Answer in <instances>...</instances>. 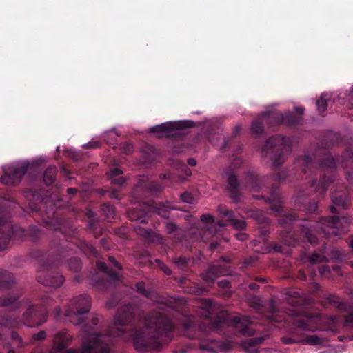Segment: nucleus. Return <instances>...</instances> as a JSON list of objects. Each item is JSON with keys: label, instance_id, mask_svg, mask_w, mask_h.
<instances>
[{"label": "nucleus", "instance_id": "obj_1", "mask_svg": "<svg viewBox=\"0 0 353 353\" xmlns=\"http://www.w3.org/2000/svg\"><path fill=\"white\" fill-rule=\"evenodd\" d=\"M158 309L145 314L132 305H125L107 329L99 323L98 316L83 325L80 349L66 350L72 336L66 330H61L53 337L52 349L38 346L30 353H110L114 338L131 341L140 352L159 350L168 343V299L161 301Z\"/></svg>", "mask_w": 353, "mask_h": 353}, {"label": "nucleus", "instance_id": "obj_2", "mask_svg": "<svg viewBox=\"0 0 353 353\" xmlns=\"http://www.w3.org/2000/svg\"><path fill=\"white\" fill-rule=\"evenodd\" d=\"M282 296L283 299L292 307L285 312V314L276 311V303L273 299L268 302V310L265 314H263L262 301L259 296L250 297L248 303L252 307L258 311L259 314H262L272 321L276 323L284 321L285 324H292L293 327L290 329L288 336L281 338L282 342L285 344L305 343L314 345H321L323 341L322 338L315 335H306L303 332H314L320 329L336 332L342 322L345 326L353 327V308L341 302L340 299L334 294H330L327 299L339 311L347 312L343 321L340 316H324L320 313L312 315L303 314L301 307L305 300L299 292L293 289L285 290Z\"/></svg>", "mask_w": 353, "mask_h": 353}, {"label": "nucleus", "instance_id": "obj_3", "mask_svg": "<svg viewBox=\"0 0 353 353\" xmlns=\"http://www.w3.org/2000/svg\"><path fill=\"white\" fill-rule=\"evenodd\" d=\"M216 307L211 300L205 299L201 303L199 312L202 320L199 321L193 316H182L180 319L185 334L190 339L199 341V347L203 350L216 353L220 347V341L212 339L209 334L216 331L221 334V328L228 325L243 336H252L256 332L253 321L247 316L228 317L221 313L214 316Z\"/></svg>", "mask_w": 353, "mask_h": 353}, {"label": "nucleus", "instance_id": "obj_4", "mask_svg": "<svg viewBox=\"0 0 353 353\" xmlns=\"http://www.w3.org/2000/svg\"><path fill=\"white\" fill-rule=\"evenodd\" d=\"M295 168L303 174L319 171L321 174L319 181L311 182L312 191L318 196H323L330 184L335 180L334 172L336 167V161L330 153L317 150L312 158L307 154L299 157L295 161Z\"/></svg>", "mask_w": 353, "mask_h": 353}, {"label": "nucleus", "instance_id": "obj_5", "mask_svg": "<svg viewBox=\"0 0 353 353\" xmlns=\"http://www.w3.org/2000/svg\"><path fill=\"white\" fill-rule=\"evenodd\" d=\"M14 204L9 196L0 197V251L7 248L12 239L23 240L30 238L31 241H36L39 235L40 230L37 226H30L27 230L9 223L10 215L8 207Z\"/></svg>", "mask_w": 353, "mask_h": 353}, {"label": "nucleus", "instance_id": "obj_6", "mask_svg": "<svg viewBox=\"0 0 353 353\" xmlns=\"http://www.w3.org/2000/svg\"><path fill=\"white\" fill-rule=\"evenodd\" d=\"M350 219L342 216L339 219L336 216L327 218H320L318 222L303 220L299 223L301 233L306 237L311 244H315L318 238L314 233H323L327 237L341 236L347 231Z\"/></svg>", "mask_w": 353, "mask_h": 353}, {"label": "nucleus", "instance_id": "obj_7", "mask_svg": "<svg viewBox=\"0 0 353 353\" xmlns=\"http://www.w3.org/2000/svg\"><path fill=\"white\" fill-rule=\"evenodd\" d=\"M303 112H285L284 114L279 112H265L259 118L254 120L251 123L250 130L254 137H259L263 134L264 123L269 127H274L280 124L294 125L301 123Z\"/></svg>", "mask_w": 353, "mask_h": 353}, {"label": "nucleus", "instance_id": "obj_8", "mask_svg": "<svg viewBox=\"0 0 353 353\" xmlns=\"http://www.w3.org/2000/svg\"><path fill=\"white\" fill-rule=\"evenodd\" d=\"M54 302V299L48 293L41 296L37 303L26 302L27 309L23 314L22 323L28 327L39 326L44 323Z\"/></svg>", "mask_w": 353, "mask_h": 353}, {"label": "nucleus", "instance_id": "obj_9", "mask_svg": "<svg viewBox=\"0 0 353 353\" xmlns=\"http://www.w3.org/2000/svg\"><path fill=\"white\" fill-rule=\"evenodd\" d=\"M223 130L222 123L219 119H214L207 121L203 123L202 128L204 136L199 134L194 139L192 145L187 144L186 140L184 139H176L173 143L172 152L175 154H180L186 151L194 150L193 145H204L205 139H208L212 144H215L214 136L219 135Z\"/></svg>", "mask_w": 353, "mask_h": 353}, {"label": "nucleus", "instance_id": "obj_10", "mask_svg": "<svg viewBox=\"0 0 353 353\" xmlns=\"http://www.w3.org/2000/svg\"><path fill=\"white\" fill-rule=\"evenodd\" d=\"M46 160V157L41 156L31 161L23 160L5 165L2 167L3 175L0 178V181L7 185H16L20 183L29 168L39 165Z\"/></svg>", "mask_w": 353, "mask_h": 353}, {"label": "nucleus", "instance_id": "obj_11", "mask_svg": "<svg viewBox=\"0 0 353 353\" xmlns=\"http://www.w3.org/2000/svg\"><path fill=\"white\" fill-rule=\"evenodd\" d=\"M292 145V140L289 137L275 135L267 140L262 148L261 152L263 157L270 155L272 161V165L276 168L285 161L284 152L288 151Z\"/></svg>", "mask_w": 353, "mask_h": 353}, {"label": "nucleus", "instance_id": "obj_12", "mask_svg": "<svg viewBox=\"0 0 353 353\" xmlns=\"http://www.w3.org/2000/svg\"><path fill=\"white\" fill-rule=\"evenodd\" d=\"M91 305V298L88 294L75 296L69 300L65 308V316L74 325H82L90 310Z\"/></svg>", "mask_w": 353, "mask_h": 353}, {"label": "nucleus", "instance_id": "obj_13", "mask_svg": "<svg viewBox=\"0 0 353 353\" xmlns=\"http://www.w3.org/2000/svg\"><path fill=\"white\" fill-rule=\"evenodd\" d=\"M174 208L168 204L159 203L157 205L143 203L139 208L130 210L128 216L132 221H137L140 223H145V216L150 212H154L165 219L169 218L170 209Z\"/></svg>", "mask_w": 353, "mask_h": 353}, {"label": "nucleus", "instance_id": "obj_14", "mask_svg": "<svg viewBox=\"0 0 353 353\" xmlns=\"http://www.w3.org/2000/svg\"><path fill=\"white\" fill-rule=\"evenodd\" d=\"M192 124L188 120L169 121L150 128V132L156 133L159 137H178L188 133L187 129Z\"/></svg>", "mask_w": 353, "mask_h": 353}, {"label": "nucleus", "instance_id": "obj_15", "mask_svg": "<svg viewBox=\"0 0 353 353\" xmlns=\"http://www.w3.org/2000/svg\"><path fill=\"white\" fill-rule=\"evenodd\" d=\"M37 281L43 285L58 288L64 282V277L54 270L48 262H42L37 274Z\"/></svg>", "mask_w": 353, "mask_h": 353}, {"label": "nucleus", "instance_id": "obj_16", "mask_svg": "<svg viewBox=\"0 0 353 353\" xmlns=\"http://www.w3.org/2000/svg\"><path fill=\"white\" fill-rule=\"evenodd\" d=\"M243 163V160L240 157H235L233 161L224 171V176L227 178L228 190L230 195V198L234 203H238L241 200V188L238 179L235 175V170Z\"/></svg>", "mask_w": 353, "mask_h": 353}, {"label": "nucleus", "instance_id": "obj_17", "mask_svg": "<svg viewBox=\"0 0 353 353\" xmlns=\"http://www.w3.org/2000/svg\"><path fill=\"white\" fill-rule=\"evenodd\" d=\"M163 186L157 181L153 180L147 175H141L138 179V182L133 192V195L135 197H139L141 194H143L144 192L154 194L160 192Z\"/></svg>", "mask_w": 353, "mask_h": 353}, {"label": "nucleus", "instance_id": "obj_18", "mask_svg": "<svg viewBox=\"0 0 353 353\" xmlns=\"http://www.w3.org/2000/svg\"><path fill=\"white\" fill-rule=\"evenodd\" d=\"M332 205L330 207V212L333 214H339L341 210L345 209L350 204V198L347 190L342 187H336L331 193Z\"/></svg>", "mask_w": 353, "mask_h": 353}, {"label": "nucleus", "instance_id": "obj_19", "mask_svg": "<svg viewBox=\"0 0 353 353\" xmlns=\"http://www.w3.org/2000/svg\"><path fill=\"white\" fill-rule=\"evenodd\" d=\"M53 217L46 221V226L53 230H59L65 236H71L74 234V228L70 222L58 217L59 212H53Z\"/></svg>", "mask_w": 353, "mask_h": 353}, {"label": "nucleus", "instance_id": "obj_20", "mask_svg": "<svg viewBox=\"0 0 353 353\" xmlns=\"http://www.w3.org/2000/svg\"><path fill=\"white\" fill-rule=\"evenodd\" d=\"M278 221L281 226L284 228V232L282 234L284 243L288 246L294 245L296 240L291 233L290 228L292 224L296 221L295 215L292 213L285 214Z\"/></svg>", "mask_w": 353, "mask_h": 353}, {"label": "nucleus", "instance_id": "obj_21", "mask_svg": "<svg viewBox=\"0 0 353 353\" xmlns=\"http://www.w3.org/2000/svg\"><path fill=\"white\" fill-rule=\"evenodd\" d=\"M218 211L219 214L228 219L227 221H219L217 222V225L220 228H223L228 225V221H230L232 225L236 230H243L245 228V222L242 219H234V212L229 209H228L224 205H220L218 208Z\"/></svg>", "mask_w": 353, "mask_h": 353}, {"label": "nucleus", "instance_id": "obj_22", "mask_svg": "<svg viewBox=\"0 0 353 353\" xmlns=\"http://www.w3.org/2000/svg\"><path fill=\"white\" fill-rule=\"evenodd\" d=\"M337 97H334L331 92H323L316 101V105L319 110H327L328 108H332V103L339 102Z\"/></svg>", "mask_w": 353, "mask_h": 353}, {"label": "nucleus", "instance_id": "obj_23", "mask_svg": "<svg viewBox=\"0 0 353 353\" xmlns=\"http://www.w3.org/2000/svg\"><path fill=\"white\" fill-rule=\"evenodd\" d=\"M264 179L259 178L253 171H249L245 179V188L252 191H259L263 185Z\"/></svg>", "mask_w": 353, "mask_h": 353}, {"label": "nucleus", "instance_id": "obj_24", "mask_svg": "<svg viewBox=\"0 0 353 353\" xmlns=\"http://www.w3.org/2000/svg\"><path fill=\"white\" fill-rule=\"evenodd\" d=\"M271 205V210L276 215H279L281 211V197L276 187H272L270 192V196L265 200Z\"/></svg>", "mask_w": 353, "mask_h": 353}, {"label": "nucleus", "instance_id": "obj_25", "mask_svg": "<svg viewBox=\"0 0 353 353\" xmlns=\"http://www.w3.org/2000/svg\"><path fill=\"white\" fill-rule=\"evenodd\" d=\"M227 274V270L221 265H212L208 270L201 274L203 279L208 283H212L215 281L216 276Z\"/></svg>", "mask_w": 353, "mask_h": 353}, {"label": "nucleus", "instance_id": "obj_26", "mask_svg": "<svg viewBox=\"0 0 353 353\" xmlns=\"http://www.w3.org/2000/svg\"><path fill=\"white\" fill-rule=\"evenodd\" d=\"M142 163L150 164L157 161L159 157L157 150L150 145H145L141 150Z\"/></svg>", "mask_w": 353, "mask_h": 353}, {"label": "nucleus", "instance_id": "obj_27", "mask_svg": "<svg viewBox=\"0 0 353 353\" xmlns=\"http://www.w3.org/2000/svg\"><path fill=\"white\" fill-rule=\"evenodd\" d=\"M97 266L99 270L103 272L110 283H116L120 281V275L118 272L109 268L105 263L97 261Z\"/></svg>", "mask_w": 353, "mask_h": 353}, {"label": "nucleus", "instance_id": "obj_28", "mask_svg": "<svg viewBox=\"0 0 353 353\" xmlns=\"http://www.w3.org/2000/svg\"><path fill=\"white\" fill-rule=\"evenodd\" d=\"M339 254L337 251L332 250V255L328 256V255H326L325 249H323L322 253H321V254L318 253V252H314V254H312L310 256L309 261L311 263L314 264V263H321L323 261H327L328 260V259H337L339 258Z\"/></svg>", "mask_w": 353, "mask_h": 353}, {"label": "nucleus", "instance_id": "obj_29", "mask_svg": "<svg viewBox=\"0 0 353 353\" xmlns=\"http://www.w3.org/2000/svg\"><path fill=\"white\" fill-rule=\"evenodd\" d=\"M122 173L123 172L121 169L115 167L110 169L107 173V176L112 185L121 187L125 182V179L122 176Z\"/></svg>", "mask_w": 353, "mask_h": 353}, {"label": "nucleus", "instance_id": "obj_30", "mask_svg": "<svg viewBox=\"0 0 353 353\" xmlns=\"http://www.w3.org/2000/svg\"><path fill=\"white\" fill-rule=\"evenodd\" d=\"M135 230L138 234L143 236L148 241L162 243L163 239L159 234L141 228H136Z\"/></svg>", "mask_w": 353, "mask_h": 353}, {"label": "nucleus", "instance_id": "obj_31", "mask_svg": "<svg viewBox=\"0 0 353 353\" xmlns=\"http://www.w3.org/2000/svg\"><path fill=\"white\" fill-rule=\"evenodd\" d=\"M201 220L205 224L204 228L210 235H214L217 232L216 225H215L214 218L209 214H203L201 216Z\"/></svg>", "mask_w": 353, "mask_h": 353}, {"label": "nucleus", "instance_id": "obj_32", "mask_svg": "<svg viewBox=\"0 0 353 353\" xmlns=\"http://www.w3.org/2000/svg\"><path fill=\"white\" fill-rule=\"evenodd\" d=\"M21 303L18 301V297L12 295H6L0 297V307H10L12 310L20 307Z\"/></svg>", "mask_w": 353, "mask_h": 353}, {"label": "nucleus", "instance_id": "obj_33", "mask_svg": "<svg viewBox=\"0 0 353 353\" xmlns=\"http://www.w3.org/2000/svg\"><path fill=\"white\" fill-rule=\"evenodd\" d=\"M165 229L168 234H172V237L174 241H181L184 231L177 227V225L172 222H167Z\"/></svg>", "mask_w": 353, "mask_h": 353}, {"label": "nucleus", "instance_id": "obj_34", "mask_svg": "<svg viewBox=\"0 0 353 353\" xmlns=\"http://www.w3.org/2000/svg\"><path fill=\"white\" fill-rule=\"evenodd\" d=\"M13 282L12 275L0 268V290L9 287Z\"/></svg>", "mask_w": 353, "mask_h": 353}, {"label": "nucleus", "instance_id": "obj_35", "mask_svg": "<svg viewBox=\"0 0 353 353\" xmlns=\"http://www.w3.org/2000/svg\"><path fill=\"white\" fill-rule=\"evenodd\" d=\"M119 136V134L115 130L114 128H112L110 130L105 131L103 133L102 137L107 144L112 145L114 148V145L117 143V137Z\"/></svg>", "mask_w": 353, "mask_h": 353}, {"label": "nucleus", "instance_id": "obj_36", "mask_svg": "<svg viewBox=\"0 0 353 353\" xmlns=\"http://www.w3.org/2000/svg\"><path fill=\"white\" fill-rule=\"evenodd\" d=\"M57 168L55 166H49L45 170L43 174V181L47 185L52 184L56 178Z\"/></svg>", "mask_w": 353, "mask_h": 353}, {"label": "nucleus", "instance_id": "obj_37", "mask_svg": "<svg viewBox=\"0 0 353 353\" xmlns=\"http://www.w3.org/2000/svg\"><path fill=\"white\" fill-rule=\"evenodd\" d=\"M136 291L145 297L152 299L153 292L145 286V283L140 281L135 284Z\"/></svg>", "mask_w": 353, "mask_h": 353}, {"label": "nucleus", "instance_id": "obj_38", "mask_svg": "<svg viewBox=\"0 0 353 353\" xmlns=\"http://www.w3.org/2000/svg\"><path fill=\"white\" fill-rule=\"evenodd\" d=\"M11 339L19 348L23 347L31 344L30 340L28 341H24L23 339L15 332H12Z\"/></svg>", "mask_w": 353, "mask_h": 353}, {"label": "nucleus", "instance_id": "obj_39", "mask_svg": "<svg viewBox=\"0 0 353 353\" xmlns=\"http://www.w3.org/2000/svg\"><path fill=\"white\" fill-rule=\"evenodd\" d=\"M78 248L86 254H89L94 256H97V250L91 244L83 242Z\"/></svg>", "mask_w": 353, "mask_h": 353}, {"label": "nucleus", "instance_id": "obj_40", "mask_svg": "<svg viewBox=\"0 0 353 353\" xmlns=\"http://www.w3.org/2000/svg\"><path fill=\"white\" fill-rule=\"evenodd\" d=\"M68 265L69 268L74 272H77L81 268V261L77 257L69 259L68 260Z\"/></svg>", "mask_w": 353, "mask_h": 353}, {"label": "nucleus", "instance_id": "obj_41", "mask_svg": "<svg viewBox=\"0 0 353 353\" xmlns=\"http://www.w3.org/2000/svg\"><path fill=\"white\" fill-rule=\"evenodd\" d=\"M101 211L108 219H112L114 216V208L110 204L105 203L101 206Z\"/></svg>", "mask_w": 353, "mask_h": 353}, {"label": "nucleus", "instance_id": "obj_42", "mask_svg": "<svg viewBox=\"0 0 353 353\" xmlns=\"http://www.w3.org/2000/svg\"><path fill=\"white\" fill-rule=\"evenodd\" d=\"M190 261L189 259H186L185 257H183L181 256L176 257L174 261L175 265L181 269L185 268Z\"/></svg>", "mask_w": 353, "mask_h": 353}, {"label": "nucleus", "instance_id": "obj_43", "mask_svg": "<svg viewBox=\"0 0 353 353\" xmlns=\"http://www.w3.org/2000/svg\"><path fill=\"white\" fill-rule=\"evenodd\" d=\"M343 96L342 93H340L337 96V100L339 101V103H345V97L348 98V100L353 99V85L350 88L347 93H345Z\"/></svg>", "mask_w": 353, "mask_h": 353}, {"label": "nucleus", "instance_id": "obj_44", "mask_svg": "<svg viewBox=\"0 0 353 353\" xmlns=\"http://www.w3.org/2000/svg\"><path fill=\"white\" fill-rule=\"evenodd\" d=\"M66 157H70L74 160H79L81 158V154L73 148L66 149L63 151Z\"/></svg>", "mask_w": 353, "mask_h": 353}, {"label": "nucleus", "instance_id": "obj_45", "mask_svg": "<svg viewBox=\"0 0 353 353\" xmlns=\"http://www.w3.org/2000/svg\"><path fill=\"white\" fill-rule=\"evenodd\" d=\"M160 179L162 181H165V184L166 185H174V175L171 174H161L159 175Z\"/></svg>", "mask_w": 353, "mask_h": 353}, {"label": "nucleus", "instance_id": "obj_46", "mask_svg": "<svg viewBox=\"0 0 353 353\" xmlns=\"http://www.w3.org/2000/svg\"><path fill=\"white\" fill-rule=\"evenodd\" d=\"M181 199L183 202L189 204H192L195 202V198L189 192H185L183 194H181Z\"/></svg>", "mask_w": 353, "mask_h": 353}, {"label": "nucleus", "instance_id": "obj_47", "mask_svg": "<svg viewBox=\"0 0 353 353\" xmlns=\"http://www.w3.org/2000/svg\"><path fill=\"white\" fill-rule=\"evenodd\" d=\"M121 152L125 154H130L133 152L134 148L131 143H125L121 145Z\"/></svg>", "mask_w": 353, "mask_h": 353}, {"label": "nucleus", "instance_id": "obj_48", "mask_svg": "<svg viewBox=\"0 0 353 353\" xmlns=\"http://www.w3.org/2000/svg\"><path fill=\"white\" fill-rule=\"evenodd\" d=\"M265 340V336H260V337H254L250 339L248 341V344L250 347H254L257 344H261L263 343V341Z\"/></svg>", "mask_w": 353, "mask_h": 353}, {"label": "nucleus", "instance_id": "obj_49", "mask_svg": "<svg viewBox=\"0 0 353 353\" xmlns=\"http://www.w3.org/2000/svg\"><path fill=\"white\" fill-rule=\"evenodd\" d=\"M46 337V333L45 331H40L37 334H35L32 336V339H30V342L31 344L37 341H42Z\"/></svg>", "mask_w": 353, "mask_h": 353}, {"label": "nucleus", "instance_id": "obj_50", "mask_svg": "<svg viewBox=\"0 0 353 353\" xmlns=\"http://www.w3.org/2000/svg\"><path fill=\"white\" fill-rule=\"evenodd\" d=\"M175 168L181 169L186 176H190L191 174L190 170L188 168V166L183 163H181L179 161L176 162V165H174Z\"/></svg>", "mask_w": 353, "mask_h": 353}, {"label": "nucleus", "instance_id": "obj_51", "mask_svg": "<svg viewBox=\"0 0 353 353\" xmlns=\"http://www.w3.org/2000/svg\"><path fill=\"white\" fill-rule=\"evenodd\" d=\"M156 262L158 264L159 267L161 268V270L164 273H165L168 275L171 274V273H172L171 270L166 265H165L162 261L157 259V260H156Z\"/></svg>", "mask_w": 353, "mask_h": 353}, {"label": "nucleus", "instance_id": "obj_52", "mask_svg": "<svg viewBox=\"0 0 353 353\" xmlns=\"http://www.w3.org/2000/svg\"><path fill=\"white\" fill-rule=\"evenodd\" d=\"M100 145V142L97 141H91L83 145L84 148H97Z\"/></svg>", "mask_w": 353, "mask_h": 353}, {"label": "nucleus", "instance_id": "obj_53", "mask_svg": "<svg viewBox=\"0 0 353 353\" xmlns=\"http://www.w3.org/2000/svg\"><path fill=\"white\" fill-rule=\"evenodd\" d=\"M330 270L329 266L327 265H323L321 268H319V273L322 276H325L327 274L330 273Z\"/></svg>", "mask_w": 353, "mask_h": 353}, {"label": "nucleus", "instance_id": "obj_54", "mask_svg": "<svg viewBox=\"0 0 353 353\" xmlns=\"http://www.w3.org/2000/svg\"><path fill=\"white\" fill-rule=\"evenodd\" d=\"M205 290L202 288H196V287H192L190 289V292L194 294L200 295L203 293Z\"/></svg>", "mask_w": 353, "mask_h": 353}, {"label": "nucleus", "instance_id": "obj_55", "mask_svg": "<svg viewBox=\"0 0 353 353\" xmlns=\"http://www.w3.org/2000/svg\"><path fill=\"white\" fill-rule=\"evenodd\" d=\"M117 304V299L112 296L111 297L107 302V307H114Z\"/></svg>", "mask_w": 353, "mask_h": 353}, {"label": "nucleus", "instance_id": "obj_56", "mask_svg": "<svg viewBox=\"0 0 353 353\" xmlns=\"http://www.w3.org/2000/svg\"><path fill=\"white\" fill-rule=\"evenodd\" d=\"M288 174H287V172L285 171H281V172H279L277 175H276V180L279 181H281L284 179H286Z\"/></svg>", "mask_w": 353, "mask_h": 353}, {"label": "nucleus", "instance_id": "obj_57", "mask_svg": "<svg viewBox=\"0 0 353 353\" xmlns=\"http://www.w3.org/2000/svg\"><path fill=\"white\" fill-rule=\"evenodd\" d=\"M110 196L112 198V199H120V196L119 194V191L116 188H112L111 192H110Z\"/></svg>", "mask_w": 353, "mask_h": 353}, {"label": "nucleus", "instance_id": "obj_58", "mask_svg": "<svg viewBox=\"0 0 353 353\" xmlns=\"http://www.w3.org/2000/svg\"><path fill=\"white\" fill-rule=\"evenodd\" d=\"M316 210H317V204H316V203L313 202L312 203H310V205L308 206V208H307V210L310 212L313 213V212H316Z\"/></svg>", "mask_w": 353, "mask_h": 353}, {"label": "nucleus", "instance_id": "obj_59", "mask_svg": "<svg viewBox=\"0 0 353 353\" xmlns=\"http://www.w3.org/2000/svg\"><path fill=\"white\" fill-rule=\"evenodd\" d=\"M278 107H279V103H272L265 106V110H267V111L272 110L273 109L276 108Z\"/></svg>", "mask_w": 353, "mask_h": 353}, {"label": "nucleus", "instance_id": "obj_60", "mask_svg": "<svg viewBox=\"0 0 353 353\" xmlns=\"http://www.w3.org/2000/svg\"><path fill=\"white\" fill-rule=\"evenodd\" d=\"M218 284L220 287L223 288H230V282L225 279L219 281Z\"/></svg>", "mask_w": 353, "mask_h": 353}, {"label": "nucleus", "instance_id": "obj_61", "mask_svg": "<svg viewBox=\"0 0 353 353\" xmlns=\"http://www.w3.org/2000/svg\"><path fill=\"white\" fill-rule=\"evenodd\" d=\"M241 130V124L236 125L232 130V136L233 137L236 136L240 132Z\"/></svg>", "mask_w": 353, "mask_h": 353}, {"label": "nucleus", "instance_id": "obj_62", "mask_svg": "<svg viewBox=\"0 0 353 353\" xmlns=\"http://www.w3.org/2000/svg\"><path fill=\"white\" fill-rule=\"evenodd\" d=\"M109 261L112 265L114 266L115 268H117L118 269H121L120 265L116 261L114 257L110 256Z\"/></svg>", "mask_w": 353, "mask_h": 353}, {"label": "nucleus", "instance_id": "obj_63", "mask_svg": "<svg viewBox=\"0 0 353 353\" xmlns=\"http://www.w3.org/2000/svg\"><path fill=\"white\" fill-rule=\"evenodd\" d=\"M236 236L238 240L241 241L245 240L247 238V235L245 233H237L236 234Z\"/></svg>", "mask_w": 353, "mask_h": 353}, {"label": "nucleus", "instance_id": "obj_64", "mask_svg": "<svg viewBox=\"0 0 353 353\" xmlns=\"http://www.w3.org/2000/svg\"><path fill=\"white\" fill-rule=\"evenodd\" d=\"M61 307H57L54 311V318L57 319H59L61 317Z\"/></svg>", "mask_w": 353, "mask_h": 353}]
</instances>
